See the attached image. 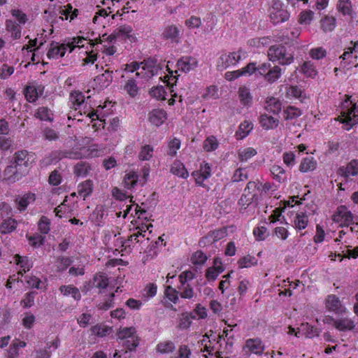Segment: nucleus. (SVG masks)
Returning <instances> with one entry per match:
<instances>
[{"instance_id":"obj_1","label":"nucleus","mask_w":358,"mask_h":358,"mask_svg":"<svg viewBox=\"0 0 358 358\" xmlns=\"http://www.w3.org/2000/svg\"><path fill=\"white\" fill-rule=\"evenodd\" d=\"M268 57L272 62H278L282 65H288L294 62V51L287 50L285 45H271L268 50Z\"/></svg>"},{"instance_id":"obj_2","label":"nucleus","mask_w":358,"mask_h":358,"mask_svg":"<svg viewBox=\"0 0 358 358\" xmlns=\"http://www.w3.org/2000/svg\"><path fill=\"white\" fill-rule=\"evenodd\" d=\"M346 96L347 99L342 103L341 113L343 119L341 122L345 124V129L350 130L353 125L358 124V104H352V102L350 101V96Z\"/></svg>"},{"instance_id":"obj_3","label":"nucleus","mask_w":358,"mask_h":358,"mask_svg":"<svg viewBox=\"0 0 358 358\" xmlns=\"http://www.w3.org/2000/svg\"><path fill=\"white\" fill-rule=\"evenodd\" d=\"M269 15L273 24L285 22L289 17V13L283 8V5L280 1H275L273 3L269 10Z\"/></svg>"},{"instance_id":"obj_4","label":"nucleus","mask_w":358,"mask_h":358,"mask_svg":"<svg viewBox=\"0 0 358 358\" xmlns=\"http://www.w3.org/2000/svg\"><path fill=\"white\" fill-rule=\"evenodd\" d=\"M141 71L136 73V76L149 79L157 74L161 69L157 64V60L149 58L140 62Z\"/></svg>"},{"instance_id":"obj_5","label":"nucleus","mask_w":358,"mask_h":358,"mask_svg":"<svg viewBox=\"0 0 358 358\" xmlns=\"http://www.w3.org/2000/svg\"><path fill=\"white\" fill-rule=\"evenodd\" d=\"M75 45L71 46V43L67 44H59L58 42L52 41L50 44V48L47 53L48 59H57L58 57H63L67 50V48H70L69 52H71L75 48Z\"/></svg>"},{"instance_id":"obj_6","label":"nucleus","mask_w":358,"mask_h":358,"mask_svg":"<svg viewBox=\"0 0 358 358\" xmlns=\"http://www.w3.org/2000/svg\"><path fill=\"white\" fill-rule=\"evenodd\" d=\"M30 164L29 155L27 150H19L15 152L13 164L24 175L28 173V168Z\"/></svg>"},{"instance_id":"obj_7","label":"nucleus","mask_w":358,"mask_h":358,"mask_svg":"<svg viewBox=\"0 0 358 358\" xmlns=\"http://www.w3.org/2000/svg\"><path fill=\"white\" fill-rule=\"evenodd\" d=\"M353 215L345 206L338 207L336 213L333 215V220L336 222H342L341 227H348L352 224Z\"/></svg>"},{"instance_id":"obj_8","label":"nucleus","mask_w":358,"mask_h":358,"mask_svg":"<svg viewBox=\"0 0 358 358\" xmlns=\"http://www.w3.org/2000/svg\"><path fill=\"white\" fill-rule=\"evenodd\" d=\"M180 31L175 24H169L165 26L161 34L162 39L169 41L171 43H178L180 39Z\"/></svg>"},{"instance_id":"obj_9","label":"nucleus","mask_w":358,"mask_h":358,"mask_svg":"<svg viewBox=\"0 0 358 358\" xmlns=\"http://www.w3.org/2000/svg\"><path fill=\"white\" fill-rule=\"evenodd\" d=\"M241 59V51L222 54L219 58L217 66L227 69L231 65L236 64Z\"/></svg>"},{"instance_id":"obj_10","label":"nucleus","mask_w":358,"mask_h":358,"mask_svg":"<svg viewBox=\"0 0 358 358\" xmlns=\"http://www.w3.org/2000/svg\"><path fill=\"white\" fill-rule=\"evenodd\" d=\"M192 175L196 184L201 186L205 180L211 176V167L208 163L203 162L201 164L199 170L193 171Z\"/></svg>"},{"instance_id":"obj_11","label":"nucleus","mask_w":358,"mask_h":358,"mask_svg":"<svg viewBox=\"0 0 358 358\" xmlns=\"http://www.w3.org/2000/svg\"><path fill=\"white\" fill-rule=\"evenodd\" d=\"M326 306L329 311L337 314H343L345 312V308L342 305L338 297L334 294L328 296L326 300Z\"/></svg>"},{"instance_id":"obj_12","label":"nucleus","mask_w":358,"mask_h":358,"mask_svg":"<svg viewBox=\"0 0 358 358\" xmlns=\"http://www.w3.org/2000/svg\"><path fill=\"white\" fill-rule=\"evenodd\" d=\"M4 180L8 182H15L25 176L13 164L6 166L3 171Z\"/></svg>"},{"instance_id":"obj_13","label":"nucleus","mask_w":358,"mask_h":358,"mask_svg":"<svg viewBox=\"0 0 358 358\" xmlns=\"http://www.w3.org/2000/svg\"><path fill=\"white\" fill-rule=\"evenodd\" d=\"M338 173L345 179H348L350 176L358 175V161L353 159L345 167H340L338 170Z\"/></svg>"},{"instance_id":"obj_14","label":"nucleus","mask_w":358,"mask_h":358,"mask_svg":"<svg viewBox=\"0 0 358 358\" xmlns=\"http://www.w3.org/2000/svg\"><path fill=\"white\" fill-rule=\"evenodd\" d=\"M245 347L253 354L261 355L264 351L265 346L259 338H249L245 341Z\"/></svg>"},{"instance_id":"obj_15","label":"nucleus","mask_w":358,"mask_h":358,"mask_svg":"<svg viewBox=\"0 0 358 358\" xmlns=\"http://www.w3.org/2000/svg\"><path fill=\"white\" fill-rule=\"evenodd\" d=\"M113 71L106 70L101 75L97 76L94 82L96 87L99 90H103L108 87L113 81Z\"/></svg>"},{"instance_id":"obj_16","label":"nucleus","mask_w":358,"mask_h":358,"mask_svg":"<svg viewBox=\"0 0 358 358\" xmlns=\"http://www.w3.org/2000/svg\"><path fill=\"white\" fill-rule=\"evenodd\" d=\"M150 122L159 127L166 120V112L164 109H154L149 114Z\"/></svg>"},{"instance_id":"obj_17","label":"nucleus","mask_w":358,"mask_h":358,"mask_svg":"<svg viewBox=\"0 0 358 358\" xmlns=\"http://www.w3.org/2000/svg\"><path fill=\"white\" fill-rule=\"evenodd\" d=\"M264 109L274 115L279 114L282 110V103L277 98L268 97L265 101Z\"/></svg>"},{"instance_id":"obj_18","label":"nucleus","mask_w":358,"mask_h":358,"mask_svg":"<svg viewBox=\"0 0 358 358\" xmlns=\"http://www.w3.org/2000/svg\"><path fill=\"white\" fill-rule=\"evenodd\" d=\"M259 119L261 127L266 130L273 129L276 128L279 124L278 119L269 116L266 113L262 114Z\"/></svg>"},{"instance_id":"obj_19","label":"nucleus","mask_w":358,"mask_h":358,"mask_svg":"<svg viewBox=\"0 0 358 358\" xmlns=\"http://www.w3.org/2000/svg\"><path fill=\"white\" fill-rule=\"evenodd\" d=\"M180 69L184 72H189L197 66V61L190 57H184L177 63Z\"/></svg>"},{"instance_id":"obj_20","label":"nucleus","mask_w":358,"mask_h":358,"mask_svg":"<svg viewBox=\"0 0 358 358\" xmlns=\"http://www.w3.org/2000/svg\"><path fill=\"white\" fill-rule=\"evenodd\" d=\"M36 196L32 193H26L22 196L16 198L15 201L17 204V209L20 211H24L31 202H34Z\"/></svg>"},{"instance_id":"obj_21","label":"nucleus","mask_w":358,"mask_h":358,"mask_svg":"<svg viewBox=\"0 0 358 358\" xmlns=\"http://www.w3.org/2000/svg\"><path fill=\"white\" fill-rule=\"evenodd\" d=\"M238 97L242 105L250 106L252 103V96L250 90L245 86H241L238 89Z\"/></svg>"},{"instance_id":"obj_22","label":"nucleus","mask_w":358,"mask_h":358,"mask_svg":"<svg viewBox=\"0 0 358 358\" xmlns=\"http://www.w3.org/2000/svg\"><path fill=\"white\" fill-rule=\"evenodd\" d=\"M59 290L64 296L71 295L76 301H79L81 299L79 289L72 285H62L59 287Z\"/></svg>"},{"instance_id":"obj_23","label":"nucleus","mask_w":358,"mask_h":358,"mask_svg":"<svg viewBox=\"0 0 358 358\" xmlns=\"http://www.w3.org/2000/svg\"><path fill=\"white\" fill-rule=\"evenodd\" d=\"M17 222L11 217H8L3 220L0 224V233L6 234L11 233L16 229Z\"/></svg>"},{"instance_id":"obj_24","label":"nucleus","mask_w":358,"mask_h":358,"mask_svg":"<svg viewBox=\"0 0 358 358\" xmlns=\"http://www.w3.org/2000/svg\"><path fill=\"white\" fill-rule=\"evenodd\" d=\"M338 10L343 15H349L353 18L355 13L352 11V4L350 0H339L337 4Z\"/></svg>"},{"instance_id":"obj_25","label":"nucleus","mask_w":358,"mask_h":358,"mask_svg":"<svg viewBox=\"0 0 358 358\" xmlns=\"http://www.w3.org/2000/svg\"><path fill=\"white\" fill-rule=\"evenodd\" d=\"M171 172L182 178H187L189 173L185 165L180 161H175L171 168Z\"/></svg>"},{"instance_id":"obj_26","label":"nucleus","mask_w":358,"mask_h":358,"mask_svg":"<svg viewBox=\"0 0 358 358\" xmlns=\"http://www.w3.org/2000/svg\"><path fill=\"white\" fill-rule=\"evenodd\" d=\"M334 327L340 331H350L354 329V322L349 318H340L334 322Z\"/></svg>"},{"instance_id":"obj_27","label":"nucleus","mask_w":358,"mask_h":358,"mask_svg":"<svg viewBox=\"0 0 358 358\" xmlns=\"http://www.w3.org/2000/svg\"><path fill=\"white\" fill-rule=\"evenodd\" d=\"M93 190V182L91 180H87L78 186V193L83 196L84 199L90 196Z\"/></svg>"},{"instance_id":"obj_28","label":"nucleus","mask_w":358,"mask_h":358,"mask_svg":"<svg viewBox=\"0 0 358 358\" xmlns=\"http://www.w3.org/2000/svg\"><path fill=\"white\" fill-rule=\"evenodd\" d=\"M257 200H258V198H257V193H253V194H250L249 193L244 192L238 201V204L242 208H244L245 209L248 206H249L252 203H255L257 204Z\"/></svg>"},{"instance_id":"obj_29","label":"nucleus","mask_w":358,"mask_h":358,"mask_svg":"<svg viewBox=\"0 0 358 358\" xmlns=\"http://www.w3.org/2000/svg\"><path fill=\"white\" fill-rule=\"evenodd\" d=\"M6 29L11 34L13 39L20 38L21 36V27L12 20H7L6 22Z\"/></svg>"},{"instance_id":"obj_30","label":"nucleus","mask_w":358,"mask_h":358,"mask_svg":"<svg viewBox=\"0 0 358 358\" xmlns=\"http://www.w3.org/2000/svg\"><path fill=\"white\" fill-rule=\"evenodd\" d=\"M132 31V28L130 26H121L115 29L112 33V37L110 39L116 40L117 38H125L129 37V34Z\"/></svg>"},{"instance_id":"obj_31","label":"nucleus","mask_w":358,"mask_h":358,"mask_svg":"<svg viewBox=\"0 0 358 358\" xmlns=\"http://www.w3.org/2000/svg\"><path fill=\"white\" fill-rule=\"evenodd\" d=\"M281 74L282 69L280 66L276 65H271V68L268 71L265 80L270 83H273L281 76Z\"/></svg>"},{"instance_id":"obj_32","label":"nucleus","mask_w":358,"mask_h":358,"mask_svg":"<svg viewBox=\"0 0 358 358\" xmlns=\"http://www.w3.org/2000/svg\"><path fill=\"white\" fill-rule=\"evenodd\" d=\"M321 29L325 31H331L336 27V18L332 16H325L320 20Z\"/></svg>"},{"instance_id":"obj_33","label":"nucleus","mask_w":358,"mask_h":358,"mask_svg":"<svg viewBox=\"0 0 358 358\" xmlns=\"http://www.w3.org/2000/svg\"><path fill=\"white\" fill-rule=\"evenodd\" d=\"M52 113L47 107H39L35 113V117L42 121L52 122Z\"/></svg>"},{"instance_id":"obj_34","label":"nucleus","mask_w":358,"mask_h":358,"mask_svg":"<svg viewBox=\"0 0 358 358\" xmlns=\"http://www.w3.org/2000/svg\"><path fill=\"white\" fill-rule=\"evenodd\" d=\"M73 262L72 259L67 257H58L56 261V267L57 272H63L65 271Z\"/></svg>"},{"instance_id":"obj_35","label":"nucleus","mask_w":358,"mask_h":358,"mask_svg":"<svg viewBox=\"0 0 358 358\" xmlns=\"http://www.w3.org/2000/svg\"><path fill=\"white\" fill-rule=\"evenodd\" d=\"M59 155L60 154L58 152V150L52 151L50 153L45 155L41 161V164L48 166L52 164L58 162L59 161Z\"/></svg>"},{"instance_id":"obj_36","label":"nucleus","mask_w":358,"mask_h":358,"mask_svg":"<svg viewBox=\"0 0 358 358\" xmlns=\"http://www.w3.org/2000/svg\"><path fill=\"white\" fill-rule=\"evenodd\" d=\"M271 173L276 181L281 182L285 180V171L278 165H273L271 168Z\"/></svg>"},{"instance_id":"obj_37","label":"nucleus","mask_w":358,"mask_h":358,"mask_svg":"<svg viewBox=\"0 0 358 358\" xmlns=\"http://www.w3.org/2000/svg\"><path fill=\"white\" fill-rule=\"evenodd\" d=\"M138 176L135 172H129L124 176V184L127 189L133 188L137 183Z\"/></svg>"},{"instance_id":"obj_38","label":"nucleus","mask_w":358,"mask_h":358,"mask_svg":"<svg viewBox=\"0 0 358 358\" xmlns=\"http://www.w3.org/2000/svg\"><path fill=\"white\" fill-rule=\"evenodd\" d=\"M24 95L26 99L30 102L33 103L36 101L38 97V90L35 86L29 85L27 86L24 90Z\"/></svg>"},{"instance_id":"obj_39","label":"nucleus","mask_w":358,"mask_h":358,"mask_svg":"<svg viewBox=\"0 0 358 358\" xmlns=\"http://www.w3.org/2000/svg\"><path fill=\"white\" fill-rule=\"evenodd\" d=\"M297 71L305 77L311 78L313 73V64L310 61L304 62L303 64L297 69Z\"/></svg>"},{"instance_id":"obj_40","label":"nucleus","mask_w":358,"mask_h":358,"mask_svg":"<svg viewBox=\"0 0 358 358\" xmlns=\"http://www.w3.org/2000/svg\"><path fill=\"white\" fill-rule=\"evenodd\" d=\"M238 158L241 162H246L257 155V151L252 148H246L238 151Z\"/></svg>"},{"instance_id":"obj_41","label":"nucleus","mask_w":358,"mask_h":358,"mask_svg":"<svg viewBox=\"0 0 358 358\" xmlns=\"http://www.w3.org/2000/svg\"><path fill=\"white\" fill-rule=\"evenodd\" d=\"M301 335H305L306 338H312L313 336V327L308 323L302 324L297 333L295 334L296 337H300Z\"/></svg>"},{"instance_id":"obj_42","label":"nucleus","mask_w":358,"mask_h":358,"mask_svg":"<svg viewBox=\"0 0 358 358\" xmlns=\"http://www.w3.org/2000/svg\"><path fill=\"white\" fill-rule=\"evenodd\" d=\"M301 115V111L294 106H288L283 111L285 120H292Z\"/></svg>"},{"instance_id":"obj_43","label":"nucleus","mask_w":358,"mask_h":358,"mask_svg":"<svg viewBox=\"0 0 358 358\" xmlns=\"http://www.w3.org/2000/svg\"><path fill=\"white\" fill-rule=\"evenodd\" d=\"M203 149L207 152H211L216 150L218 147V142L214 136L208 137L203 142Z\"/></svg>"},{"instance_id":"obj_44","label":"nucleus","mask_w":358,"mask_h":358,"mask_svg":"<svg viewBox=\"0 0 358 358\" xmlns=\"http://www.w3.org/2000/svg\"><path fill=\"white\" fill-rule=\"evenodd\" d=\"M124 88L131 97H134L138 92V87L134 78L129 79Z\"/></svg>"},{"instance_id":"obj_45","label":"nucleus","mask_w":358,"mask_h":358,"mask_svg":"<svg viewBox=\"0 0 358 358\" xmlns=\"http://www.w3.org/2000/svg\"><path fill=\"white\" fill-rule=\"evenodd\" d=\"M90 170V166L85 162H78L74 167V173L77 176H86Z\"/></svg>"},{"instance_id":"obj_46","label":"nucleus","mask_w":358,"mask_h":358,"mask_svg":"<svg viewBox=\"0 0 358 358\" xmlns=\"http://www.w3.org/2000/svg\"><path fill=\"white\" fill-rule=\"evenodd\" d=\"M14 259L17 265L24 268V272L29 271L32 267V263L29 261L27 257H22L17 254L14 256Z\"/></svg>"},{"instance_id":"obj_47","label":"nucleus","mask_w":358,"mask_h":358,"mask_svg":"<svg viewBox=\"0 0 358 358\" xmlns=\"http://www.w3.org/2000/svg\"><path fill=\"white\" fill-rule=\"evenodd\" d=\"M252 129V124L248 121H244L240 124L238 131L236 132V135L238 136V138H245Z\"/></svg>"},{"instance_id":"obj_48","label":"nucleus","mask_w":358,"mask_h":358,"mask_svg":"<svg viewBox=\"0 0 358 358\" xmlns=\"http://www.w3.org/2000/svg\"><path fill=\"white\" fill-rule=\"evenodd\" d=\"M257 264V259L252 256L247 255L238 261V264L240 268H248Z\"/></svg>"},{"instance_id":"obj_49","label":"nucleus","mask_w":358,"mask_h":358,"mask_svg":"<svg viewBox=\"0 0 358 358\" xmlns=\"http://www.w3.org/2000/svg\"><path fill=\"white\" fill-rule=\"evenodd\" d=\"M164 294L170 301L173 303H178L179 300L178 292L171 286L169 285L166 287Z\"/></svg>"},{"instance_id":"obj_50","label":"nucleus","mask_w":358,"mask_h":358,"mask_svg":"<svg viewBox=\"0 0 358 358\" xmlns=\"http://www.w3.org/2000/svg\"><path fill=\"white\" fill-rule=\"evenodd\" d=\"M149 94L152 97L156 98L157 99H166V91L163 86H157L152 87L149 91Z\"/></svg>"},{"instance_id":"obj_51","label":"nucleus","mask_w":358,"mask_h":358,"mask_svg":"<svg viewBox=\"0 0 358 358\" xmlns=\"http://www.w3.org/2000/svg\"><path fill=\"white\" fill-rule=\"evenodd\" d=\"M313 167V157H307L302 159L299 166V171L303 173L312 170Z\"/></svg>"},{"instance_id":"obj_52","label":"nucleus","mask_w":358,"mask_h":358,"mask_svg":"<svg viewBox=\"0 0 358 358\" xmlns=\"http://www.w3.org/2000/svg\"><path fill=\"white\" fill-rule=\"evenodd\" d=\"M180 148V141L178 138H174L169 143V149L167 155L171 157L176 155L177 150Z\"/></svg>"},{"instance_id":"obj_53","label":"nucleus","mask_w":358,"mask_h":358,"mask_svg":"<svg viewBox=\"0 0 358 358\" xmlns=\"http://www.w3.org/2000/svg\"><path fill=\"white\" fill-rule=\"evenodd\" d=\"M192 319H196V316L192 315L191 313H183L180 320L179 327L182 329L189 328L191 326Z\"/></svg>"},{"instance_id":"obj_54","label":"nucleus","mask_w":358,"mask_h":358,"mask_svg":"<svg viewBox=\"0 0 358 358\" xmlns=\"http://www.w3.org/2000/svg\"><path fill=\"white\" fill-rule=\"evenodd\" d=\"M178 289L182 290L180 295L182 299H191L194 296L193 288L189 284L181 286Z\"/></svg>"},{"instance_id":"obj_55","label":"nucleus","mask_w":358,"mask_h":358,"mask_svg":"<svg viewBox=\"0 0 358 358\" xmlns=\"http://www.w3.org/2000/svg\"><path fill=\"white\" fill-rule=\"evenodd\" d=\"M277 41L281 42L282 44L287 45L290 48L294 45L289 37V32L288 30L284 31L277 35Z\"/></svg>"},{"instance_id":"obj_56","label":"nucleus","mask_w":358,"mask_h":358,"mask_svg":"<svg viewBox=\"0 0 358 358\" xmlns=\"http://www.w3.org/2000/svg\"><path fill=\"white\" fill-rule=\"evenodd\" d=\"M50 220L45 216H42L38 224L39 231L43 234H47L50 231Z\"/></svg>"},{"instance_id":"obj_57","label":"nucleus","mask_w":358,"mask_h":358,"mask_svg":"<svg viewBox=\"0 0 358 358\" xmlns=\"http://www.w3.org/2000/svg\"><path fill=\"white\" fill-rule=\"evenodd\" d=\"M175 345L172 341L160 343L157 345V350L162 353L171 352L175 350Z\"/></svg>"},{"instance_id":"obj_58","label":"nucleus","mask_w":358,"mask_h":358,"mask_svg":"<svg viewBox=\"0 0 358 358\" xmlns=\"http://www.w3.org/2000/svg\"><path fill=\"white\" fill-rule=\"evenodd\" d=\"M85 96L82 92H73L71 94V101L74 106H80L84 103Z\"/></svg>"},{"instance_id":"obj_59","label":"nucleus","mask_w":358,"mask_h":358,"mask_svg":"<svg viewBox=\"0 0 358 358\" xmlns=\"http://www.w3.org/2000/svg\"><path fill=\"white\" fill-rule=\"evenodd\" d=\"M153 149L150 145L143 146L139 152L138 157L141 160H149L152 157Z\"/></svg>"},{"instance_id":"obj_60","label":"nucleus","mask_w":358,"mask_h":358,"mask_svg":"<svg viewBox=\"0 0 358 358\" xmlns=\"http://www.w3.org/2000/svg\"><path fill=\"white\" fill-rule=\"evenodd\" d=\"M227 230L226 228H221L210 231L206 237H211L214 241H217L224 238L227 235Z\"/></svg>"},{"instance_id":"obj_61","label":"nucleus","mask_w":358,"mask_h":358,"mask_svg":"<svg viewBox=\"0 0 358 358\" xmlns=\"http://www.w3.org/2000/svg\"><path fill=\"white\" fill-rule=\"evenodd\" d=\"M43 134L45 139L48 141H57L59 138V133L50 127H45L43 131Z\"/></svg>"},{"instance_id":"obj_62","label":"nucleus","mask_w":358,"mask_h":358,"mask_svg":"<svg viewBox=\"0 0 358 358\" xmlns=\"http://www.w3.org/2000/svg\"><path fill=\"white\" fill-rule=\"evenodd\" d=\"M36 292H29L24 295V299L22 300L21 303L25 308L31 307L34 304Z\"/></svg>"},{"instance_id":"obj_63","label":"nucleus","mask_w":358,"mask_h":358,"mask_svg":"<svg viewBox=\"0 0 358 358\" xmlns=\"http://www.w3.org/2000/svg\"><path fill=\"white\" fill-rule=\"evenodd\" d=\"M14 72V67L8 66L7 64H3L0 67V78L1 79H7Z\"/></svg>"},{"instance_id":"obj_64","label":"nucleus","mask_w":358,"mask_h":358,"mask_svg":"<svg viewBox=\"0 0 358 358\" xmlns=\"http://www.w3.org/2000/svg\"><path fill=\"white\" fill-rule=\"evenodd\" d=\"M195 278V274L190 271H185L180 273L179 275L180 282L181 286L186 285L188 281L193 280Z\"/></svg>"}]
</instances>
